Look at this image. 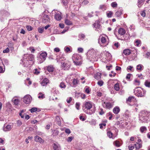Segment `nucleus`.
Wrapping results in <instances>:
<instances>
[{
    "label": "nucleus",
    "instance_id": "6ab92c4d",
    "mask_svg": "<svg viewBox=\"0 0 150 150\" xmlns=\"http://www.w3.org/2000/svg\"><path fill=\"white\" fill-rule=\"evenodd\" d=\"M119 34L121 35H124L126 33L125 30L122 28H120L118 30Z\"/></svg>",
    "mask_w": 150,
    "mask_h": 150
},
{
    "label": "nucleus",
    "instance_id": "4c0bfd02",
    "mask_svg": "<svg viewBox=\"0 0 150 150\" xmlns=\"http://www.w3.org/2000/svg\"><path fill=\"white\" fill-rule=\"evenodd\" d=\"M3 64L7 65L8 64V60L6 59H4L3 60Z\"/></svg>",
    "mask_w": 150,
    "mask_h": 150
},
{
    "label": "nucleus",
    "instance_id": "e2e57ef3",
    "mask_svg": "<svg viewBox=\"0 0 150 150\" xmlns=\"http://www.w3.org/2000/svg\"><path fill=\"white\" fill-rule=\"evenodd\" d=\"M26 28L27 29V30L28 31H30L32 30V28L31 26L29 25H27L26 26Z\"/></svg>",
    "mask_w": 150,
    "mask_h": 150
},
{
    "label": "nucleus",
    "instance_id": "a18cd8bd",
    "mask_svg": "<svg viewBox=\"0 0 150 150\" xmlns=\"http://www.w3.org/2000/svg\"><path fill=\"white\" fill-rule=\"evenodd\" d=\"M53 148L54 150H60V148L55 144H54Z\"/></svg>",
    "mask_w": 150,
    "mask_h": 150
},
{
    "label": "nucleus",
    "instance_id": "f03ea898",
    "mask_svg": "<svg viewBox=\"0 0 150 150\" xmlns=\"http://www.w3.org/2000/svg\"><path fill=\"white\" fill-rule=\"evenodd\" d=\"M93 103L91 102H85L83 106V110L86 114L91 115L95 112L94 108H92Z\"/></svg>",
    "mask_w": 150,
    "mask_h": 150
},
{
    "label": "nucleus",
    "instance_id": "37998d69",
    "mask_svg": "<svg viewBox=\"0 0 150 150\" xmlns=\"http://www.w3.org/2000/svg\"><path fill=\"white\" fill-rule=\"evenodd\" d=\"M38 109L37 108H33L29 110L31 113L35 112L37 111Z\"/></svg>",
    "mask_w": 150,
    "mask_h": 150
},
{
    "label": "nucleus",
    "instance_id": "c9c22d12",
    "mask_svg": "<svg viewBox=\"0 0 150 150\" xmlns=\"http://www.w3.org/2000/svg\"><path fill=\"white\" fill-rule=\"evenodd\" d=\"M111 6L113 8H115L117 7V4L116 2H114L111 3Z\"/></svg>",
    "mask_w": 150,
    "mask_h": 150
},
{
    "label": "nucleus",
    "instance_id": "cd10ccee",
    "mask_svg": "<svg viewBox=\"0 0 150 150\" xmlns=\"http://www.w3.org/2000/svg\"><path fill=\"white\" fill-rule=\"evenodd\" d=\"M12 101L13 104L16 105H17L19 103V100L18 99L13 98L12 99Z\"/></svg>",
    "mask_w": 150,
    "mask_h": 150
},
{
    "label": "nucleus",
    "instance_id": "dca6fc26",
    "mask_svg": "<svg viewBox=\"0 0 150 150\" xmlns=\"http://www.w3.org/2000/svg\"><path fill=\"white\" fill-rule=\"evenodd\" d=\"M49 81L48 79L45 78L40 83L42 86H45L49 83Z\"/></svg>",
    "mask_w": 150,
    "mask_h": 150
},
{
    "label": "nucleus",
    "instance_id": "4468645a",
    "mask_svg": "<svg viewBox=\"0 0 150 150\" xmlns=\"http://www.w3.org/2000/svg\"><path fill=\"white\" fill-rule=\"evenodd\" d=\"M103 106L104 107L109 109L112 107L113 105L110 102H104L103 103Z\"/></svg>",
    "mask_w": 150,
    "mask_h": 150
},
{
    "label": "nucleus",
    "instance_id": "0eeeda50",
    "mask_svg": "<svg viewBox=\"0 0 150 150\" xmlns=\"http://www.w3.org/2000/svg\"><path fill=\"white\" fill-rule=\"evenodd\" d=\"M72 59L74 64L76 66H80L82 64V58L79 54H74L73 56Z\"/></svg>",
    "mask_w": 150,
    "mask_h": 150
},
{
    "label": "nucleus",
    "instance_id": "69168bd1",
    "mask_svg": "<svg viewBox=\"0 0 150 150\" xmlns=\"http://www.w3.org/2000/svg\"><path fill=\"white\" fill-rule=\"evenodd\" d=\"M106 125V124L105 123H103L102 124H99V126L100 128V129H102L103 128V126H105Z\"/></svg>",
    "mask_w": 150,
    "mask_h": 150
},
{
    "label": "nucleus",
    "instance_id": "13d9d810",
    "mask_svg": "<svg viewBox=\"0 0 150 150\" xmlns=\"http://www.w3.org/2000/svg\"><path fill=\"white\" fill-rule=\"evenodd\" d=\"M65 131L66 133L68 134H70L71 132L70 130L68 128L65 129Z\"/></svg>",
    "mask_w": 150,
    "mask_h": 150
},
{
    "label": "nucleus",
    "instance_id": "39448f33",
    "mask_svg": "<svg viewBox=\"0 0 150 150\" xmlns=\"http://www.w3.org/2000/svg\"><path fill=\"white\" fill-rule=\"evenodd\" d=\"M98 42L100 46H106L109 43L108 37L104 35L100 36L98 39Z\"/></svg>",
    "mask_w": 150,
    "mask_h": 150
},
{
    "label": "nucleus",
    "instance_id": "338daca9",
    "mask_svg": "<svg viewBox=\"0 0 150 150\" xmlns=\"http://www.w3.org/2000/svg\"><path fill=\"white\" fill-rule=\"evenodd\" d=\"M140 14L143 17L145 16L146 14L144 11H142L140 12Z\"/></svg>",
    "mask_w": 150,
    "mask_h": 150
},
{
    "label": "nucleus",
    "instance_id": "5fc2aeb1",
    "mask_svg": "<svg viewBox=\"0 0 150 150\" xmlns=\"http://www.w3.org/2000/svg\"><path fill=\"white\" fill-rule=\"evenodd\" d=\"M18 126L19 127L21 126L22 124V122L20 120H18L17 121Z\"/></svg>",
    "mask_w": 150,
    "mask_h": 150
},
{
    "label": "nucleus",
    "instance_id": "bb28decb",
    "mask_svg": "<svg viewBox=\"0 0 150 150\" xmlns=\"http://www.w3.org/2000/svg\"><path fill=\"white\" fill-rule=\"evenodd\" d=\"M101 74L100 73L97 72L94 75L95 78L97 79H99L101 78Z\"/></svg>",
    "mask_w": 150,
    "mask_h": 150
},
{
    "label": "nucleus",
    "instance_id": "9b49d317",
    "mask_svg": "<svg viewBox=\"0 0 150 150\" xmlns=\"http://www.w3.org/2000/svg\"><path fill=\"white\" fill-rule=\"evenodd\" d=\"M99 23V21H97L93 24L94 27L95 28V30L98 31H99L98 29L100 30L101 28V26Z\"/></svg>",
    "mask_w": 150,
    "mask_h": 150
},
{
    "label": "nucleus",
    "instance_id": "20e7f679",
    "mask_svg": "<svg viewBox=\"0 0 150 150\" xmlns=\"http://www.w3.org/2000/svg\"><path fill=\"white\" fill-rule=\"evenodd\" d=\"M97 52L96 50L92 49L88 51L87 54V59L88 60L92 62L97 61L98 57Z\"/></svg>",
    "mask_w": 150,
    "mask_h": 150
},
{
    "label": "nucleus",
    "instance_id": "6e6d98bb",
    "mask_svg": "<svg viewBox=\"0 0 150 150\" xmlns=\"http://www.w3.org/2000/svg\"><path fill=\"white\" fill-rule=\"evenodd\" d=\"M29 50L31 51V52L32 53H34L35 50L34 48L33 47H30L29 48Z\"/></svg>",
    "mask_w": 150,
    "mask_h": 150
},
{
    "label": "nucleus",
    "instance_id": "6e6552de",
    "mask_svg": "<svg viewBox=\"0 0 150 150\" xmlns=\"http://www.w3.org/2000/svg\"><path fill=\"white\" fill-rule=\"evenodd\" d=\"M40 54L39 57H38V63L41 64L46 59L47 56V53L46 52H42L39 53Z\"/></svg>",
    "mask_w": 150,
    "mask_h": 150
},
{
    "label": "nucleus",
    "instance_id": "c03bdc74",
    "mask_svg": "<svg viewBox=\"0 0 150 150\" xmlns=\"http://www.w3.org/2000/svg\"><path fill=\"white\" fill-rule=\"evenodd\" d=\"M103 82L102 80H99L97 82V84L100 86H102L103 84Z\"/></svg>",
    "mask_w": 150,
    "mask_h": 150
},
{
    "label": "nucleus",
    "instance_id": "f704fd0d",
    "mask_svg": "<svg viewBox=\"0 0 150 150\" xmlns=\"http://www.w3.org/2000/svg\"><path fill=\"white\" fill-rule=\"evenodd\" d=\"M144 85L147 87H150V81L146 80L144 83Z\"/></svg>",
    "mask_w": 150,
    "mask_h": 150
},
{
    "label": "nucleus",
    "instance_id": "4be33fe9",
    "mask_svg": "<svg viewBox=\"0 0 150 150\" xmlns=\"http://www.w3.org/2000/svg\"><path fill=\"white\" fill-rule=\"evenodd\" d=\"M144 66L141 64L138 65L136 67V69L137 71H141L144 69Z\"/></svg>",
    "mask_w": 150,
    "mask_h": 150
},
{
    "label": "nucleus",
    "instance_id": "423d86ee",
    "mask_svg": "<svg viewBox=\"0 0 150 150\" xmlns=\"http://www.w3.org/2000/svg\"><path fill=\"white\" fill-rule=\"evenodd\" d=\"M134 94L138 97H142L145 96L146 91L140 87H137L134 90Z\"/></svg>",
    "mask_w": 150,
    "mask_h": 150
},
{
    "label": "nucleus",
    "instance_id": "7c9ffc66",
    "mask_svg": "<svg viewBox=\"0 0 150 150\" xmlns=\"http://www.w3.org/2000/svg\"><path fill=\"white\" fill-rule=\"evenodd\" d=\"M135 43L136 44V45L137 47H139L141 46V41L139 39H137L135 41Z\"/></svg>",
    "mask_w": 150,
    "mask_h": 150
},
{
    "label": "nucleus",
    "instance_id": "2eb2a0df",
    "mask_svg": "<svg viewBox=\"0 0 150 150\" xmlns=\"http://www.w3.org/2000/svg\"><path fill=\"white\" fill-rule=\"evenodd\" d=\"M135 99L133 97H129L128 98L127 100V101L128 104H129L130 105H132L134 104L131 103L134 101Z\"/></svg>",
    "mask_w": 150,
    "mask_h": 150
},
{
    "label": "nucleus",
    "instance_id": "58836bf2",
    "mask_svg": "<svg viewBox=\"0 0 150 150\" xmlns=\"http://www.w3.org/2000/svg\"><path fill=\"white\" fill-rule=\"evenodd\" d=\"M44 27H40L39 28H38V32L40 33H43L44 31Z\"/></svg>",
    "mask_w": 150,
    "mask_h": 150
},
{
    "label": "nucleus",
    "instance_id": "a211bd4d",
    "mask_svg": "<svg viewBox=\"0 0 150 150\" xmlns=\"http://www.w3.org/2000/svg\"><path fill=\"white\" fill-rule=\"evenodd\" d=\"M120 111V109L119 107L117 106H116L113 109V112L115 114L118 113Z\"/></svg>",
    "mask_w": 150,
    "mask_h": 150
},
{
    "label": "nucleus",
    "instance_id": "a878e982",
    "mask_svg": "<svg viewBox=\"0 0 150 150\" xmlns=\"http://www.w3.org/2000/svg\"><path fill=\"white\" fill-rule=\"evenodd\" d=\"M47 70L49 72H52L53 71L54 67L51 65L48 66L47 67Z\"/></svg>",
    "mask_w": 150,
    "mask_h": 150
},
{
    "label": "nucleus",
    "instance_id": "603ef678",
    "mask_svg": "<svg viewBox=\"0 0 150 150\" xmlns=\"http://www.w3.org/2000/svg\"><path fill=\"white\" fill-rule=\"evenodd\" d=\"M72 100V98L71 97L68 98L66 100L67 102L68 103H70Z\"/></svg>",
    "mask_w": 150,
    "mask_h": 150
},
{
    "label": "nucleus",
    "instance_id": "7ed1b4c3",
    "mask_svg": "<svg viewBox=\"0 0 150 150\" xmlns=\"http://www.w3.org/2000/svg\"><path fill=\"white\" fill-rule=\"evenodd\" d=\"M150 115V111L146 110L141 111L139 114V120L142 123L146 122Z\"/></svg>",
    "mask_w": 150,
    "mask_h": 150
},
{
    "label": "nucleus",
    "instance_id": "c756f323",
    "mask_svg": "<svg viewBox=\"0 0 150 150\" xmlns=\"http://www.w3.org/2000/svg\"><path fill=\"white\" fill-rule=\"evenodd\" d=\"M70 47L66 46L64 48V51L66 53H69L71 51Z\"/></svg>",
    "mask_w": 150,
    "mask_h": 150
},
{
    "label": "nucleus",
    "instance_id": "49530a36",
    "mask_svg": "<svg viewBox=\"0 0 150 150\" xmlns=\"http://www.w3.org/2000/svg\"><path fill=\"white\" fill-rule=\"evenodd\" d=\"M40 95L38 96V98H39L43 99L45 98V95L44 94L42 93H39Z\"/></svg>",
    "mask_w": 150,
    "mask_h": 150
},
{
    "label": "nucleus",
    "instance_id": "393cba45",
    "mask_svg": "<svg viewBox=\"0 0 150 150\" xmlns=\"http://www.w3.org/2000/svg\"><path fill=\"white\" fill-rule=\"evenodd\" d=\"M113 144L115 146L117 147H119L121 145L120 142L117 140L114 141Z\"/></svg>",
    "mask_w": 150,
    "mask_h": 150
},
{
    "label": "nucleus",
    "instance_id": "680f3d73",
    "mask_svg": "<svg viewBox=\"0 0 150 150\" xmlns=\"http://www.w3.org/2000/svg\"><path fill=\"white\" fill-rule=\"evenodd\" d=\"M132 74H128L126 76V79H130L131 76Z\"/></svg>",
    "mask_w": 150,
    "mask_h": 150
},
{
    "label": "nucleus",
    "instance_id": "bf43d9fd",
    "mask_svg": "<svg viewBox=\"0 0 150 150\" xmlns=\"http://www.w3.org/2000/svg\"><path fill=\"white\" fill-rule=\"evenodd\" d=\"M78 51L79 52L82 53L83 52V49L82 48L79 47L78 48Z\"/></svg>",
    "mask_w": 150,
    "mask_h": 150
},
{
    "label": "nucleus",
    "instance_id": "72a5a7b5",
    "mask_svg": "<svg viewBox=\"0 0 150 150\" xmlns=\"http://www.w3.org/2000/svg\"><path fill=\"white\" fill-rule=\"evenodd\" d=\"M145 0H138V6L140 7L143 4Z\"/></svg>",
    "mask_w": 150,
    "mask_h": 150
},
{
    "label": "nucleus",
    "instance_id": "f8f14e48",
    "mask_svg": "<svg viewBox=\"0 0 150 150\" xmlns=\"http://www.w3.org/2000/svg\"><path fill=\"white\" fill-rule=\"evenodd\" d=\"M54 18L57 21L60 20L62 18L61 13L59 12H55V13L54 15Z\"/></svg>",
    "mask_w": 150,
    "mask_h": 150
},
{
    "label": "nucleus",
    "instance_id": "ea45409f",
    "mask_svg": "<svg viewBox=\"0 0 150 150\" xmlns=\"http://www.w3.org/2000/svg\"><path fill=\"white\" fill-rule=\"evenodd\" d=\"M122 14V12L121 11H117L115 13V16L118 17H120Z\"/></svg>",
    "mask_w": 150,
    "mask_h": 150
},
{
    "label": "nucleus",
    "instance_id": "09e8293b",
    "mask_svg": "<svg viewBox=\"0 0 150 150\" xmlns=\"http://www.w3.org/2000/svg\"><path fill=\"white\" fill-rule=\"evenodd\" d=\"M136 148L137 149H139L141 147V145L138 143L135 144Z\"/></svg>",
    "mask_w": 150,
    "mask_h": 150
},
{
    "label": "nucleus",
    "instance_id": "412c9836",
    "mask_svg": "<svg viewBox=\"0 0 150 150\" xmlns=\"http://www.w3.org/2000/svg\"><path fill=\"white\" fill-rule=\"evenodd\" d=\"M79 81L76 79H74L72 81L73 85L72 86L73 87H75L79 83Z\"/></svg>",
    "mask_w": 150,
    "mask_h": 150
},
{
    "label": "nucleus",
    "instance_id": "e433bc0d",
    "mask_svg": "<svg viewBox=\"0 0 150 150\" xmlns=\"http://www.w3.org/2000/svg\"><path fill=\"white\" fill-rule=\"evenodd\" d=\"M59 86L61 88H66V86L65 84V83L63 82H62L59 85Z\"/></svg>",
    "mask_w": 150,
    "mask_h": 150
},
{
    "label": "nucleus",
    "instance_id": "3c124183",
    "mask_svg": "<svg viewBox=\"0 0 150 150\" xmlns=\"http://www.w3.org/2000/svg\"><path fill=\"white\" fill-rule=\"evenodd\" d=\"M134 83L137 85H139L140 84V81L137 80V79H136L134 81Z\"/></svg>",
    "mask_w": 150,
    "mask_h": 150
},
{
    "label": "nucleus",
    "instance_id": "a19ab883",
    "mask_svg": "<svg viewBox=\"0 0 150 150\" xmlns=\"http://www.w3.org/2000/svg\"><path fill=\"white\" fill-rule=\"evenodd\" d=\"M112 12L111 11L107 12L106 13L107 16L108 18L111 17L112 15Z\"/></svg>",
    "mask_w": 150,
    "mask_h": 150
},
{
    "label": "nucleus",
    "instance_id": "9d476101",
    "mask_svg": "<svg viewBox=\"0 0 150 150\" xmlns=\"http://www.w3.org/2000/svg\"><path fill=\"white\" fill-rule=\"evenodd\" d=\"M31 97L29 95L25 96L23 98V102L26 104H29L31 102Z\"/></svg>",
    "mask_w": 150,
    "mask_h": 150
},
{
    "label": "nucleus",
    "instance_id": "052dcab7",
    "mask_svg": "<svg viewBox=\"0 0 150 150\" xmlns=\"http://www.w3.org/2000/svg\"><path fill=\"white\" fill-rule=\"evenodd\" d=\"M9 52V50L8 48H7L5 50H4L3 52V53H8Z\"/></svg>",
    "mask_w": 150,
    "mask_h": 150
},
{
    "label": "nucleus",
    "instance_id": "2f4dec72",
    "mask_svg": "<svg viewBox=\"0 0 150 150\" xmlns=\"http://www.w3.org/2000/svg\"><path fill=\"white\" fill-rule=\"evenodd\" d=\"M52 133L53 136H55L57 135L59 132L56 129L52 130Z\"/></svg>",
    "mask_w": 150,
    "mask_h": 150
},
{
    "label": "nucleus",
    "instance_id": "8fccbe9b",
    "mask_svg": "<svg viewBox=\"0 0 150 150\" xmlns=\"http://www.w3.org/2000/svg\"><path fill=\"white\" fill-rule=\"evenodd\" d=\"M112 135H113V134L110 132H108L107 135L109 138H112Z\"/></svg>",
    "mask_w": 150,
    "mask_h": 150
},
{
    "label": "nucleus",
    "instance_id": "aec40b11",
    "mask_svg": "<svg viewBox=\"0 0 150 150\" xmlns=\"http://www.w3.org/2000/svg\"><path fill=\"white\" fill-rule=\"evenodd\" d=\"M131 53V50L129 49H125L123 51V53L126 56L129 55Z\"/></svg>",
    "mask_w": 150,
    "mask_h": 150
},
{
    "label": "nucleus",
    "instance_id": "de8ad7c7",
    "mask_svg": "<svg viewBox=\"0 0 150 150\" xmlns=\"http://www.w3.org/2000/svg\"><path fill=\"white\" fill-rule=\"evenodd\" d=\"M74 137H68L67 139V141L68 142H70L73 139Z\"/></svg>",
    "mask_w": 150,
    "mask_h": 150
},
{
    "label": "nucleus",
    "instance_id": "774afa93",
    "mask_svg": "<svg viewBox=\"0 0 150 150\" xmlns=\"http://www.w3.org/2000/svg\"><path fill=\"white\" fill-rule=\"evenodd\" d=\"M88 3V0H84L82 2V4L84 5H86Z\"/></svg>",
    "mask_w": 150,
    "mask_h": 150
},
{
    "label": "nucleus",
    "instance_id": "0e129e2a",
    "mask_svg": "<svg viewBox=\"0 0 150 150\" xmlns=\"http://www.w3.org/2000/svg\"><path fill=\"white\" fill-rule=\"evenodd\" d=\"M150 56V52H147L145 55V57L147 58H149V57Z\"/></svg>",
    "mask_w": 150,
    "mask_h": 150
},
{
    "label": "nucleus",
    "instance_id": "b1692460",
    "mask_svg": "<svg viewBox=\"0 0 150 150\" xmlns=\"http://www.w3.org/2000/svg\"><path fill=\"white\" fill-rule=\"evenodd\" d=\"M65 23L68 25H73L72 23L67 18H65L64 20Z\"/></svg>",
    "mask_w": 150,
    "mask_h": 150
},
{
    "label": "nucleus",
    "instance_id": "79ce46f5",
    "mask_svg": "<svg viewBox=\"0 0 150 150\" xmlns=\"http://www.w3.org/2000/svg\"><path fill=\"white\" fill-rule=\"evenodd\" d=\"M85 89V92L88 94H89L90 92V90L89 88L87 86H86Z\"/></svg>",
    "mask_w": 150,
    "mask_h": 150
},
{
    "label": "nucleus",
    "instance_id": "5701e85b",
    "mask_svg": "<svg viewBox=\"0 0 150 150\" xmlns=\"http://www.w3.org/2000/svg\"><path fill=\"white\" fill-rule=\"evenodd\" d=\"M147 130V128L145 126H142L140 128V131L142 133H145Z\"/></svg>",
    "mask_w": 150,
    "mask_h": 150
},
{
    "label": "nucleus",
    "instance_id": "c85d7f7f",
    "mask_svg": "<svg viewBox=\"0 0 150 150\" xmlns=\"http://www.w3.org/2000/svg\"><path fill=\"white\" fill-rule=\"evenodd\" d=\"M56 120L57 123L58 125L60 126L61 124V122L59 117L58 116L56 117Z\"/></svg>",
    "mask_w": 150,
    "mask_h": 150
},
{
    "label": "nucleus",
    "instance_id": "f3484780",
    "mask_svg": "<svg viewBox=\"0 0 150 150\" xmlns=\"http://www.w3.org/2000/svg\"><path fill=\"white\" fill-rule=\"evenodd\" d=\"M62 66L64 68V69L65 70H67L69 69L70 67L69 65L67 63H62Z\"/></svg>",
    "mask_w": 150,
    "mask_h": 150
},
{
    "label": "nucleus",
    "instance_id": "4d7b16f0",
    "mask_svg": "<svg viewBox=\"0 0 150 150\" xmlns=\"http://www.w3.org/2000/svg\"><path fill=\"white\" fill-rule=\"evenodd\" d=\"M80 103H76V109L79 110V107L80 106Z\"/></svg>",
    "mask_w": 150,
    "mask_h": 150
},
{
    "label": "nucleus",
    "instance_id": "1a4fd4ad",
    "mask_svg": "<svg viewBox=\"0 0 150 150\" xmlns=\"http://www.w3.org/2000/svg\"><path fill=\"white\" fill-rule=\"evenodd\" d=\"M40 18L41 21L43 23H47L50 21L49 16L48 15L46 14L44 12L42 13Z\"/></svg>",
    "mask_w": 150,
    "mask_h": 150
},
{
    "label": "nucleus",
    "instance_id": "f257e3e1",
    "mask_svg": "<svg viewBox=\"0 0 150 150\" xmlns=\"http://www.w3.org/2000/svg\"><path fill=\"white\" fill-rule=\"evenodd\" d=\"M33 55L32 54H25L23 58L21 60L23 63V65L24 67H28L30 65H32L34 62Z\"/></svg>",
    "mask_w": 150,
    "mask_h": 150
},
{
    "label": "nucleus",
    "instance_id": "ddd939ff",
    "mask_svg": "<svg viewBox=\"0 0 150 150\" xmlns=\"http://www.w3.org/2000/svg\"><path fill=\"white\" fill-rule=\"evenodd\" d=\"M13 127V125H6V124H5L4 126L3 129L5 132L10 131L12 128Z\"/></svg>",
    "mask_w": 150,
    "mask_h": 150
},
{
    "label": "nucleus",
    "instance_id": "864d4df0",
    "mask_svg": "<svg viewBox=\"0 0 150 150\" xmlns=\"http://www.w3.org/2000/svg\"><path fill=\"white\" fill-rule=\"evenodd\" d=\"M38 142L41 144L44 142V140L40 137H38Z\"/></svg>",
    "mask_w": 150,
    "mask_h": 150
},
{
    "label": "nucleus",
    "instance_id": "473e14b6",
    "mask_svg": "<svg viewBox=\"0 0 150 150\" xmlns=\"http://www.w3.org/2000/svg\"><path fill=\"white\" fill-rule=\"evenodd\" d=\"M114 89L116 91H118L120 90V86L118 83H117L114 85Z\"/></svg>",
    "mask_w": 150,
    "mask_h": 150
}]
</instances>
